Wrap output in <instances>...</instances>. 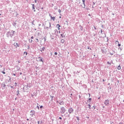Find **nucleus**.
Listing matches in <instances>:
<instances>
[{
	"mask_svg": "<svg viewBox=\"0 0 124 124\" xmlns=\"http://www.w3.org/2000/svg\"><path fill=\"white\" fill-rule=\"evenodd\" d=\"M93 109H94L95 108V107L93 106Z\"/></svg>",
	"mask_w": 124,
	"mask_h": 124,
	"instance_id": "473e14b6",
	"label": "nucleus"
},
{
	"mask_svg": "<svg viewBox=\"0 0 124 124\" xmlns=\"http://www.w3.org/2000/svg\"><path fill=\"white\" fill-rule=\"evenodd\" d=\"M58 56H59V57H61V56H62V54L59 53V54H58Z\"/></svg>",
	"mask_w": 124,
	"mask_h": 124,
	"instance_id": "412c9836",
	"label": "nucleus"
},
{
	"mask_svg": "<svg viewBox=\"0 0 124 124\" xmlns=\"http://www.w3.org/2000/svg\"><path fill=\"white\" fill-rule=\"evenodd\" d=\"M40 108H43V106H41L40 107Z\"/></svg>",
	"mask_w": 124,
	"mask_h": 124,
	"instance_id": "393cba45",
	"label": "nucleus"
},
{
	"mask_svg": "<svg viewBox=\"0 0 124 124\" xmlns=\"http://www.w3.org/2000/svg\"><path fill=\"white\" fill-rule=\"evenodd\" d=\"M2 85H3V87H6V85H5V84H2Z\"/></svg>",
	"mask_w": 124,
	"mask_h": 124,
	"instance_id": "aec40b11",
	"label": "nucleus"
},
{
	"mask_svg": "<svg viewBox=\"0 0 124 124\" xmlns=\"http://www.w3.org/2000/svg\"><path fill=\"white\" fill-rule=\"evenodd\" d=\"M18 94H19V90L17 91Z\"/></svg>",
	"mask_w": 124,
	"mask_h": 124,
	"instance_id": "c03bdc74",
	"label": "nucleus"
},
{
	"mask_svg": "<svg viewBox=\"0 0 124 124\" xmlns=\"http://www.w3.org/2000/svg\"><path fill=\"white\" fill-rule=\"evenodd\" d=\"M37 42H38V39H36Z\"/></svg>",
	"mask_w": 124,
	"mask_h": 124,
	"instance_id": "79ce46f5",
	"label": "nucleus"
},
{
	"mask_svg": "<svg viewBox=\"0 0 124 124\" xmlns=\"http://www.w3.org/2000/svg\"><path fill=\"white\" fill-rule=\"evenodd\" d=\"M102 52L103 54H105V53H106V52H107L105 47H103V48L102 49Z\"/></svg>",
	"mask_w": 124,
	"mask_h": 124,
	"instance_id": "0eeeda50",
	"label": "nucleus"
},
{
	"mask_svg": "<svg viewBox=\"0 0 124 124\" xmlns=\"http://www.w3.org/2000/svg\"><path fill=\"white\" fill-rule=\"evenodd\" d=\"M94 29L96 30V27H95V26H94Z\"/></svg>",
	"mask_w": 124,
	"mask_h": 124,
	"instance_id": "c756f323",
	"label": "nucleus"
},
{
	"mask_svg": "<svg viewBox=\"0 0 124 124\" xmlns=\"http://www.w3.org/2000/svg\"><path fill=\"white\" fill-rule=\"evenodd\" d=\"M0 15H1V14H0Z\"/></svg>",
	"mask_w": 124,
	"mask_h": 124,
	"instance_id": "864d4df0",
	"label": "nucleus"
},
{
	"mask_svg": "<svg viewBox=\"0 0 124 124\" xmlns=\"http://www.w3.org/2000/svg\"><path fill=\"white\" fill-rule=\"evenodd\" d=\"M60 105H64V102L63 101H62L59 103Z\"/></svg>",
	"mask_w": 124,
	"mask_h": 124,
	"instance_id": "f8f14e48",
	"label": "nucleus"
},
{
	"mask_svg": "<svg viewBox=\"0 0 124 124\" xmlns=\"http://www.w3.org/2000/svg\"><path fill=\"white\" fill-rule=\"evenodd\" d=\"M49 16L51 17V19L53 20V21H55V20H56V17L55 16H51V14H49Z\"/></svg>",
	"mask_w": 124,
	"mask_h": 124,
	"instance_id": "1a4fd4ad",
	"label": "nucleus"
},
{
	"mask_svg": "<svg viewBox=\"0 0 124 124\" xmlns=\"http://www.w3.org/2000/svg\"><path fill=\"white\" fill-rule=\"evenodd\" d=\"M54 55H58V53L57 52H55Z\"/></svg>",
	"mask_w": 124,
	"mask_h": 124,
	"instance_id": "b1692460",
	"label": "nucleus"
},
{
	"mask_svg": "<svg viewBox=\"0 0 124 124\" xmlns=\"http://www.w3.org/2000/svg\"><path fill=\"white\" fill-rule=\"evenodd\" d=\"M59 119L62 120V117H59Z\"/></svg>",
	"mask_w": 124,
	"mask_h": 124,
	"instance_id": "4c0bfd02",
	"label": "nucleus"
},
{
	"mask_svg": "<svg viewBox=\"0 0 124 124\" xmlns=\"http://www.w3.org/2000/svg\"><path fill=\"white\" fill-rule=\"evenodd\" d=\"M113 55V54H111V55Z\"/></svg>",
	"mask_w": 124,
	"mask_h": 124,
	"instance_id": "6e6d98bb",
	"label": "nucleus"
},
{
	"mask_svg": "<svg viewBox=\"0 0 124 124\" xmlns=\"http://www.w3.org/2000/svg\"><path fill=\"white\" fill-rule=\"evenodd\" d=\"M56 28L59 30H61V29L60 28H61V25H60V24H57L56 25Z\"/></svg>",
	"mask_w": 124,
	"mask_h": 124,
	"instance_id": "9b49d317",
	"label": "nucleus"
},
{
	"mask_svg": "<svg viewBox=\"0 0 124 124\" xmlns=\"http://www.w3.org/2000/svg\"><path fill=\"white\" fill-rule=\"evenodd\" d=\"M89 100L90 101H92V98H90L89 99Z\"/></svg>",
	"mask_w": 124,
	"mask_h": 124,
	"instance_id": "a878e982",
	"label": "nucleus"
},
{
	"mask_svg": "<svg viewBox=\"0 0 124 124\" xmlns=\"http://www.w3.org/2000/svg\"><path fill=\"white\" fill-rule=\"evenodd\" d=\"M118 47H120V46H121V44H118Z\"/></svg>",
	"mask_w": 124,
	"mask_h": 124,
	"instance_id": "4be33fe9",
	"label": "nucleus"
},
{
	"mask_svg": "<svg viewBox=\"0 0 124 124\" xmlns=\"http://www.w3.org/2000/svg\"><path fill=\"white\" fill-rule=\"evenodd\" d=\"M42 9H43V7L42 8Z\"/></svg>",
	"mask_w": 124,
	"mask_h": 124,
	"instance_id": "8fccbe9b",
	"label": "nucleus"
},
{
	"mask_svg": "<svg viewBox=\"0 0 124 124\" xmlns=\"http://www.w3.org/2000/svg\"><path fill=\"white\" fill-rule=\"evenodd\" d=\"M88 49H90V50H92V48H90V47H88Z\"/></svg>",
	"mask_w": 124,
	"mask_h": 124,
	"instance_id": "c9c22d12",
	"label": "nucleus"
},
{
	"mask_svg": "<svg viewBox=\"0 0 124 124\" xmlns=\"http://www.w3.org/2000/svg\"><path fill=\"white\" fill-rule=\"evenodd\" d=\"M117 69H118V70H120L121 69V65H119V66H118Z\"/></svg>",
	"mask_w": 124,
	"mask_h": 124,
	"instance_id": "4468645a",
	"label": "nucleus"
},
{
	"mask_svg": "<svg viewBox=\"0 0 124 124\" xmlns=\"http://www.w3.org/2000/svg\"><path fill=\"white\" fill-rule=\"evenodd\" d=\"M14 45L15 47H16V48H18V47H20V44L18 43H15Z\"/></svg>",
	"mask_w": 124,
	"mask_h": 124,
	"instance_id": "423d86ee",
	"label": "nucleus"
},
{
	"mask_svg": "<svg viewBox=\"0 0 124 124\" xmlns=\"http://www.w3.org/2000/svg\"><path fill=\"white\" fill-rule=\"evenodd\" d=\"M66 110L65 108H64V107H62L61 108V111H60V113L61 114H64V112H65Z\"/></svg>",
	"mask_w": 124,
	"mask_h": 124,
	"instance_id": "f257e3e1",
	"label": "nucleus"
},
{
	"mask_svg": "<svg viewBox=\"0 0 124 124\" xmlns=\"http://www.w3.org/2000/svg\"><path fill=\"white\" fill-rule=\"evenodd\" d=\"M60 18H62V16H60Z\"/></svg>",
	"mask_w": 124,
	"mask_h": 124,
	"instance_id": "3c124183",
	"label": "nucleus"
},
{
	"mask_svg": "<svg viewBox=\"0 0 124 124\" xmlns=\"http://www.w3.org/2000/svg\"><path fill=\"white\" fill-rule=\"evenodd\" d=\"M34 12H35V10H34Z\"/></svg>",
	"mask_w": 124,
	"mask_h": 124,
	"instance_id": "603ef678",
	"label": "nucleus"
},
{
	"mask_svg": "<svg viewBox=\"0 0 124 124\" xmlns=\"http://www.w3.org/2000/svg\"><path fill=\"white\" fill-rule=\"evenodd\" d=\"M2 73H3V74H5V72H2Z\"/></svg>",
	"mask_w": 124,
	"mask_h": 124,
	"instance_id": "2f4dec72",
	"label": "nucleus"
},
{
	"mask_svg": "<svg viewBox=\"0 0 124 124\" xmlns=\"http://www.w3.org/2000/svg\"><path fill=\"white\" fill-rule=\"evenodd\" d=\"M38 124H39V121L38 122Z\"/></svg>",
	"mask_w": 124,
	"mask_h": 124,
	"instance_id": "a18cd8bd",
	"label": "nucleus"
},
{
	"mask_svg": "<svg viewBox=\"0 0 124 124\" xmlns=\"http://www.w3.org/2000/svg\"><path fill=\"white\" fill-rule=\"evenodd\" d=\"M32 9H35V8H34V4H33V5H32Z\"/></svg>",
	"mask_w": 124,
	"mask_h": 124,
	"instance_id": "f3484780",
	"label": "nucleus"
},
{
	"mask_svg": "<svg viewBox=\"0 0 124 124\" xmlns=\"http://www.w3.org/2000/svg\"><path fill=\"white\" fill-rule=\"evenodd\" d=\"M37 108H38V110H39V107L38 106H37Z\"/></svg>",
	"mask_w": 124,
	"mask_h": 124,
	"instance_id": "a19ab883",
	"label": "nucleus"
},
{
	"mask_svg": "<svg viewBox=\"0 0 124 124\" xmlns=\"http://www.w3.org/2000/svg\"><path fill=\"white\" fill-rule=\"evenodd\" d=\"M27 121H29V119H27Z\"/></svg>",
	"mask_w": 124,
	"mask_h": 124,
	"instance_id": "de8ad7c7",
	"label": "nucleus"
},
{
	"mask_svg": "<svg viewBox=\"0 0 124 124\" xmlns=\"http://www.w3.org/2000/svg\"><path fill=\"white\" fill-rule=\"evenodd\" d=\"M74 111V109L72 108H70L68 109V112L70 114H72Z\"/></svg>",
	"mask_w": 124,
	"mask_h": 124,
	"instance_id": "20e7f679",
	"label": "nucleus"
},
{
	"mask_svg": "<svg viewBox=\"0 0 124 124\" xmlns=\"http://www.w3.org/2000/svg\"><path fill=\"white\" fill-rule=\"evenodd\" d=\"M8 33H10V35L11 37H12V36H14V33H15V31H12L11 32H8Z\"/></svg>",
	"mask_w": 124,
	"mask_h": 124,
	"instance_id": "39448f33",
	"label": "nucleus"
},
{
	"mask_svg": "<svg viewBox=\"0 0 124 124\" xmlns=\"http://www.w3.org/2000/svg\"><path fill=\"white\" fill-rule=\"evenodd\" d=\"M31 113L32 114H31V116H33L34 115V114L35 113V112L34 110H31Z\"/></svg>",
	"mask_w": 124,
	"mask_h": 124,
	"instance_id": "9d476101",
	"label": "nucleus"
},
{
	"mask_svg": "<svg viewBox=\"0 0 124 124\" xmlns=\"http://www.w3.org/2000/svg\"><path fill=\"white\" fill-rule=\"evenodd\" d=\"M45 49V47H43V50L44 51V50Z\"/></svg>",
	"mask_w": 124,
	"mask_h": 124,
	"instance_id": "7c9ffc66",
	"label": "nucleus"
},
{
	"mask_svg": "<svg viewBox=\"0 0 124 124\" xmlns=\"http://www.w3.org/2000/svg\"><path fill=\"white\" fill-rule=\"evenodd\" d=\"M58 12H59V13H61V12H62V11L61 10V9H59L58 10Z\"/></svg>",
	"mask_w": 124,
	"mask_h": 124,
	"instance_id": "a211bd4d",
	"label": "nucleus"
},
{
	"mask_svg": "<svg viewBox=\"0 0 124 124\" xmlns=\"http://www.w3.org/2000/svg\"><path fill=\"white\" fill-rule=\"evenodd\" d=\"M61 36H62V37H63V35H62V34H61Z\"/></svg>",
	"mask_w": 124,
	"mask_h": 124,
	"instance_id": "58836bf2",
	"label": "nucleus"
},
{
	"mask_svg": "<svg viewBox=\"0 0 124 124\" xmlns=\"http://www.w3.org/2000/svg\"><path fill=\"white\" fill-rule=\"evenodd\" d=\"M37 62H42L43 63V58L42 57H39L37 59Z\"/></svg>",
	"mask_w": 124,
	"mask_h": 124,
	"instance_id": "7ed1b4c3",
	"label": "nucleus"
},
{
	"mask_svg": "<svg viewBox=\"0 0 124 124\" xmlns=\"http://www.w3.org/2000/svg\"><path fill=\"white\" fill-rule=\"evenodd\" d=\"M24 55H26V56H27V55H28V52H24Z\"/></svg>",
	"mask_w": 124,
	"mask_h": 124,
	"instance_id": "2eb2a0df",
	"label": "nucleus"
},
{
	"mask_svg": "<svg viewBox=\"0 0 124 124\" xmlns=\"http://www.w3.org/2000/svg\"><path fill=\"white\" fill-rule=\"evenodd\" d=\"M44 38L45 39V41H46V38L44 37Z\"/></svg>",
	"mask_w": 124,
	"mask_h": 124,
	"instance_id": "e433bc0d",
	"label": "nucleus"
},
{
	"mask_svg": "<svg viewBox=\"0 0 124 124\" xmlns=\"http://www.w3.org/2000/svg\"><path fill=\"white\" fill-rule=\"evenodd\" d=\"M88 106H89V108H90V109H91V106L90 105H89Z\"/></svg>",
	"mask_w": 124,
	"mask_h": 124,
	"instance_id": "c85d7f7f",
	"label": "nucleus"
},
{
	"mask_svg": "<svg viewBox=\"0 0 124 124\" xmlns=\"http://www.w3.org/2000/svg\"><path fill=\"white\" fill-rule=\"evenodd\" d=\"M105 104L106 106H108L109 104V101L108 100H106L105 102Z\"/></svg>",
	"mask_w": 124,
	"mask_h": 124,
	"instance_id": "6e6552de",
	"label": "nucleus"
},
{
	"mask_svg": "<svg viewBox=\"0 0 124 124\" xmlns=\"http://www.w3.org/2000/svg\"><path fill=\"white\" fill-rule=\"evenodd\" d=\"M31 39H33V36H32V37H31Z\"/></svg>",
	"mask_w": 124,
	"mask_h": 124,
	"instance_id": "ea45409f",
	"label": "nucleus"
},
{
	"mask_svg": "<svg viewBox=\"0 0 124 124\" xmlns=\"http://www.w3.org/2000/svg\"><path fill=\"white\" fill-rule=\"evenodd\" d=\"M107 64H108L109 65H111V63L109 62H107Z\"/></svg>",
	"mask_w": 124,
	"mask_h": 124,
	"instance_id": "dca6fc26",
	"label": "nucleus"
},
{
	"mask_svg": "<svg viewBox=\"0 0 124 124\" xmlns=\"http://www.w3.org/2000/svg\"><path fill=\"white\" fill-rule=\"evenodd\" d=\"M81 31L83 30V27H81Z\"/></svg>",
	"mask_w": 124,
	"mask_h": 124,
	"instance_id": "72a5a7b5",
	"label": "nucleus"
},
{
	"mask_svg": "<svg viewBox=\"0 0 124 124\" xmlns=\"http://www.w3.org/2000/svg\"><path fill=\"white\" fill-rule=\"evenodd\" d=\"M85 1H86V0H82L83 3L81 4V6H82L83 8H85L86 7V4H85Z\"/></svg>",
	"mask_w": 124,
	"mask_h": 124,
	"instance_id": "f03ea898",
	"label": "nucleus"
},
{
	"mask_svg": "<svg viewBox=\"0 0 124 124\" xmlns=\"http://www.w3.org/2000/svg\"><path fill=\"white\" fill-rule=\"evenodd\" d=\"M11 88H13V87H12V86H11Z\"/></svg>",
	"mask_w": 124,
	"mask_h": 124,
	"instance_id": "49530a36",
	"label": "nucleus"
},
{
	"mask_svg": "<svg viewBox=\"0 0 124 124\" xmlns=\"http://www.w3.org/2000/svg\"><path fill=\"white\" fill-rule=\"evenodd\" d=\"M18 62L20 63V62L18 61Z\"/></svg>",
	"mask_w": 124,
	"mask_h": 124,
	"instance_id": "5fc2aeb1",
	"label": "nucleus"
},
{
	"mask_svg": "<svg viewBox=\"0 0 124 124\" xmlns=\"http://www.w3.org/2000/svg\"><path fill=\"white\" fill-rule=\"evenodd\" d=\"M50 97H51V100H52L53 98V97H54V96H50Z\"/></svg>",
	"mask_w": 124,
	"mask_h": 124,
	"instance_id": "cd10ccee",
	"label": "nucleus"
},
{
	"mask_svg": "<svg viewBox=\"0 0 124 124\" xmlns=\"http://www.w3.org/2000/svg\"><path fill=\"white\" fill-rule=\"evenodd\" d=\"M31 42H32V40H31Z\"/></svg>",
	"mask_w": 124,
	"mask_h": 124,
	"instance_id": "09e8293b",
	"label": "nucleus"
},
{
	"mask_svg": "<svg viewBox=\"0 0 124 124\" xmlns=\"http://www.w3.org/2000/svg\"><path fill=\"white\" fill-rule=\"evenodd\" d=\"M86 10H90V8H86Z\"/></svg>",
	"mask_w": 124,
	"mask_h": 124,
	"instance_id": "5701e85b",
	"label": "nucleus"
},
{
	"mask_svg": "<svg viewBox=\"0 0 124 124\" xmlns=\"http://www.w3.org/2000/svg\"><path fill=\"white\" fill-rule=\"evenodd\" d=\"M15 86H17V83L15 82Z\"/></svg>",
	"mask_w": 124,
	"mask_h": 124,
	"instance_id": "f704fd0d",
	"label": "nucleus"
},
{
	"mask_svg": "<svg viewBox=\"0 0 124 124\" xmlns=\"http://www.w3.org/2000/svg\"><path fill=\"white\" fill-rule=\"evenodd\" d=\"M35 3H37V0H35Z\"/></svg>",
	"mask_w": 124,
	"mask_h": 124,
	"instance_id": "bb28decb",
	"label": "nucleus"
},
{
	"mask_svg": "<svg viewBox=\"0 0 124 124\" xmlns=\"http://www.w3.org/2000/svg\"><path fill=\"white\" fill-rule=\"evenodd\" d=\"M101 33H102V30H101Z\"/></svg>",
	"mask_w": 124,
	"mask_h": 124,
	"instance_id": "37998d69",
	"label": "nucleus"
},
{
	"mask_svg": "<svg viewBox=\"0 0 124 124\" xmlns=\"http://www.w3.org/2000/svg\"><path fill=\"white\" fill-rule=\"evenodd\" d=\"M117 43L119 44V41H115V44H117Z\"/></svg>",
	"mask_w": 124,
	"mask_h": 124,
	"instance_id": "6ab92c4d",
	"label": "nucleus"
},
{
	"mask_svg": "<svg viewBox=\"0 0 124 124\" xmlns=\"http://www.w3.org/2000/svg\"><path fill=\"white\" fill-rule=\"evenodd\" d=\"M61 43L63 44V43H64V40L63 39H62L61 40Z\"/></svg>",
	"mask_w": 124,
	"mask_h": 124,
	"instance_id": "ddd939ff",
	"label": "nucleus"
}]
</instances>
